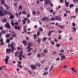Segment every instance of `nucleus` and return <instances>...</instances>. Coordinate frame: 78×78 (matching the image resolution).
Wrapping results in <instances>:
<instances>
[{
    "label": "nucleus",
    "mask_w": 78,
    "mask_h": 78,
    "mask_svg": "<svg viewBox=\"0 0 78 78\" xmlns=\"http://www.w3.org/2000/svg\"><path fill=\"white\" fill-rule=\"evenodd\" d=\"M22 14H25V15H27V12H26L25 11H23L22 12Z\"/></svg>",
    "instance_id": "nucleus-27"
},
{
    "label": "nucleus",
    "mask_w": 78,
    "mask_h": 78,
    "mask_svg": "<svg viewBox=\"0 0 78 78\" xmlns=\"http://www.w3.org/2000/svg\"><path fill=\"white\" fill-rule=\"evenodd\" d=\"M32 13L34 14H36V12H35V11L33 10L32 11Z\"/></svg>",
    "instance_id": "nucleus-49"
},
{
    "label": "nucleus",
    "mask_w": 78,
    "mask_h": 78,
    "mask_svg": "<svg viewBox=\"0 0 78 78\" xmlns=\"http://www.w3.org/2000/svg\"><path fill=\"white\" fill-rule=\"evenodd\" d=\"M0 41L1 42H3V39H1L0 40Z\"/></svg>",
    "instance_id": "nucleus-59"
},
{
    "label": "nucleus",
    "mask_w": 78,
    "mask_h": 78,
    "mask_svg": "<svg viewBox=\"0 0 78 78\" xmlns=\"http://www.w3.org/2000/svg\"><path fill=\"white\" fill-rule=\"evenodd\" d=\"M37 36H39L40 35V32H39V31L37 32Z\"/></svg>",
    "instance_id": "nucleus-42"
},
{
    "label": "nucleus",
    "mask_w": 78,
    "mask_h": 78,
    "mask_svg": "<svg viewBox=\"0 0 78 78\" xmlns=\"http://www.w3.org/2000/svg\"><path fill=\"white\" fill-rule=\"evenodd\" d=\"M4 16V14H3V12L0 10V16Z\"/></svg>",
    "instance_id": "nucleus-17"
},
{
    "label": "nucleus",
    "mask_w": 78,
    "mask_h": 78,
    "mask_svg": "<svg viewBox=\"0 0 78 78\" xmlns=\"http://www.w3.org/2000/svg\"><path fill=\"white\" fill-rule=\"evenodd\" d=\"M58 27H59V28H60L63 29V28H64L65 27V26H61V25H58Z\"/></svg>",
    "instance_id": "nucleus-15"
},
{
    "label": "nucleus",
    "mask_w": 78,
    "mask_h": 78,
    "mask_svg": "<svg viewBox=\"0 0 78 78\" xmlns=\"http://www.w3.org/2000/svg\"><path fill=\"white\" fill-rule=\"evenodd\" d=\"M51 2L50 0H45L44 3L45 5H47L49 3H50Z\"/></svg>",
    "instance_id": "nucleus-5"
},
{
    "label": "nucleus",
    "mask_w": 78,
    "mask_h": 78,
    "mask_svg": "<svg viewBox=\"0 0 78 78\" xmlns=\"http://www.w3.org/2000/svg\"><path fill=\"white\" fill-rule=\"evenodd\" d=\"M73 6V4H71L69 5V7L70 8H72Z\"/></svg>",
    "instance_id": "nucleus-43"
},
{
    "label": "nucleus",
    "mask_w": 78,
    "mask_h": 78,
    "mask_svg": "<svg viewBox=\"0 0 78 78\" xmlns=\"http://www.w3.org/2000/svg\"><path fill=\"white\" fill-rule=\"evenodd\" d=\"M65 6H66V7H68L69 6V3L67 2V1H66V0H65Z\"/></svg>",
    "instance_id": "nucleus-13"
},
{
    "label": "nucleus",
    "mask_w": 78,
    "mask_h": 78,
    "mask_svg": "<svg viewBox=\"0 0 78 78\" xmlns=\"http://www.w3.org/2000/svg\"><path fill=\"white\" fill-rule=\"evenodd\" d=\"M50 12L52 13L53 12V10L52 9L50 10Z\"/></svg>",
    "instance_id": "nucleus-64"
},
{
    "label": "nucleus",
    "mask_w": 78,
    "mask_h": 78,
    "mask_svg": "<svg viewBox=\"0 0 78 78\" xmlns=\"http://www.w3.org/2000/svg\"><path fill=\"white\" fill-rule=\"evenodd\" d=\"M55 20L61 22V21L62 20V18L59 16H56L55 17Z\"/></svg>",
    "instance_id": "nucleus-6"
},
{
    "label": "nucleus",
    "mask_w": 78,
    "mask_h": 78,
    "mask_svg": "<svg viewBox=\"0 0 78 78\" xmlns=\"http://www.w3.org/2000/svg\"><path fill=\"white\" fill-rule=\"evenodd\" d=\"M15 55L16 56H17V52H16L15 53Z\"/></svg>",
    "instance_id": "nucleus-55"
},
{
    "label": "nucleus",
    "mask_w": 78,
    "mask_h": 78,
    "mask_svg": "<svg viewBox=\"0 0 78 78\" xmlns=\"http://www.w3.org/2000/svg\"><path fill=\"white\" fill-rule=\"evenodd\" d=\"M51 44H52L53 45H55V42L53 41H51Z\"/></svg>",
    "instance_id": "nucleus-38"
},
{
    "label": "nucleus",
    "mask_w": 78,
    "mask_h": 78,
    "mask_svg": "<svg viewBox=\"0 0 78 78\" xmlns=\"http://www.w3.org/2000/svg\"><path fill=\"white\" fill-rule=\"evenodd\" d=\"M39 29L40 31H43V29L42 28V27H39Z\"/></svg>",
    "instance_id": "nucleus-34"
},
{
    "label": "nucleus",
    "mask_w": 78,
    "mask_h": 78,
    "mask_svg": "<svg viewBox=\"0 0 78 78\" xmlns=\"http://www.w3.org/2000/svg\"><path fill=\"white\" fill-rule=\"evenodd\" d=\"M35 65H36V66H38V67H40V66H41L40 64H39V63H36L35 64Z\"/></svg>",
    "instance_id": "nucleus-32"
},
{
    "label": "nucleus",
    "mask_w": 78,
    "mask_h": 78,
    "mask_svg": "<svg viewBox=\"0 0 78 78\" xmlns=\"http://www.w3.org/2000/svg\"><path fill=\"white\" fill-rule=\"evenodd\" d=\"M10 19H13V18H14V16L12 15H10Z\"/></svg>",
    "instance_id": "nucleus-33"
},
{
    "label": "nucleus",
    "mask_w": 78,
    "mask_h": 78,
    "mask_svg": "<svg viewBox=\"0 0 78 78\" xmlns=\"http://www.w3.org/2000/svg\"><path fill=\"white\" fill-rule=\"evenodd\" d=\"M6 33V31H5L3 30L1 32V33L2 34H3V33Z\"/></svg>",
    "instance_id": "nucleus-53"
},
{
    "label": "nucleus",
    "mask_w": 78,
    "mask_h": 78,
    "mask_svg": "<svg viewBox=\"0 0 78 78\" xmlns=\"http://www.w3.org/2000/svg\"><path fill=\"white\" fill-rule=\"evenodd\" d=\"M1 2V4H4V3H5V1L4 0H0Z\"/></svg>",
    "instance_id": "nucleus-22"
},
{
    "label": "nucleus",
    "mask_w": 78,
    "mask_h": 78,
    "mask_svg": "<svg viewBox=\"0 0 78 78\" xmlns=\"http://www.w3.org/2000/svg\"><path fill=\"white\" fill-rule=\"evenodd\" d=\"M44 53H47L48 52L47 50L46 49H44Z\"/></svg>",
    "instance_id": "nucleus-54"
},
{
    "label": "nucleus",
    "mask_w": 78,
    "mask_h": 78,
    "mask_svg": "<svg viewBox=\"0 0 78 78\" xmlns=\"http://www.w3.org/2000/svg\"><path fill=\"white\" fill-rule=\"evenodd\" d=\"M67 66L65 65L63 66V69L66 70H67Z\"/></svg>",
    "instance_id": "nucleus-20"
},
{
    "label": "nucleus",
    "mask_w": 78,
    "mask_h": 78,
    "mask_svg": "<svg viewBox=\"0 0 78 78\" xmlns=\"http://www.w3.org/2000/svg\"><path fill=\"white\" fill-rule=\"evenodd\" d=\"M11 34H8L6 35V37H10V35Z\"/></svg>",
    "instance_id": "nucleus-25"
},
{
    "label": "nucleus",
    "mask_w": 78,
    "mask_h": 78,
    "mask_svg": "<svg viewBox=\"0 0 78 78\" xmlns=\"http://www.w3.org/2000/svg\"><path fill=\"white\" fill-rule=\"evenodd\" d=\"M56 8H57L56 10H58V9H61V7L60 5H58V7H57Z\"/></svg>",
    "instance_id": "nucleus-28"
},
{
    "label": "nucleus",
    "mask_w": 78,
    "mask_h": 78,
    "mask_svg": "<svg viewBox=\"0 0 78 78\" xmlns=\"http://www.w3.org/2000/svg\"><path fill=\"white\" fill-rule=\"evenodd\" d=\"M7 14H8V15H10V16L12 15V13L10 12H7Z\"/></svg>",
    "instance_id": "nucleus-29"
},
{
    "label": "nucleus",
    "mask_w": 78,
    "mask_h": 78,
    "mask_svg": "<svg viewBox=\"0 0 78 78\" xmlns=\"http://www.w3.org/2000/svg\"><path fill=\"white\" fill-rule=\"evenodd\" d=\"M18 66L20 68H22V66L20 65L19 64L18 65Z\"/></svg>",
    "instance_id": "nucleus-45"
},
{
    "label": "nucleus",
    "mask_w": 78,
    "mask_h": 78,
    "mask_svg": "<svg viewBox=\"0 0 78 78\" xmlns=\"http://www.w3.org/2000/svg\"><path fill=\"white\" fill-rule=\"evenodd\" d=\"M53 65H52L51 66V67L50 69H49V73H51V70H52V69H53Z\"/></svg>",
    "instance_id": "nucleus-19"
},
{
    "label": "nucleus",
    "mask_w": 78,
    "mask_h": 78,
    "mask_svg": "<svg viewBox=\"0 0 78 78\" xmlns=\"http://www.w3.org/2000/svg\"><path fill=\"white\" fill-rule=\"evenodd\" d=\"M12 36L13 37H16V34L15 33H13V34L12 35Z\"/></svg>",
    "instance_id": "nucleus-23"
},
{
    "label": "nucleus",
    "mask_w": 78,
    "mask_h": 78,
    "mask_svg": "<svg viewBox=\"0 0 78 78\" xmlns=\"http://www.w3.org/2000/svg\"><path fill=\"white\" fill-rule=\"evenodd\" d=\"M9 58V56H7L6 57V58L5 59V64H7L8 63V60Z\"/></svg>",
    "instance_id": "nucleus-7"
},
{
    "label": "nucleus",
    "mask_w": 78,
    "mask_h": 78,
    "mask_svg": "<svg viewBox=\"0 0 78 78\" xmlns=\"http://www.w3.org/2000/svg\"><path fill=\"white\" fill-rule=\"evenodd\" d=\"M47 39V38L46 37H44L43 39V41H46Z\"/></svg>",
    "instance_id": "nucleus-35"
},
{
    "label": "nucleus",
    "mask_w": 78,
    "mask_h": 78,
    "mask_svg": "<svg viewBox=\"0 0 78 78\" xmlns=\"http://www.w3.org/2000/svg\"><path fill=\"white\" fill-rule=\"evenodd\" d=\"M29 48V49L28 51H31V50H33V49L32 48Z\"/></svg>",
    "instance_id": "nucleus-56"
},
{
    "label": "nucleus",
    "mask_w": 78,
    "mask_h": 78,
    "mask_svg": "<svg viewBox=\"0 0 78 78\" xmlns=\"http://www.w3.org/2000/svg\"><path fill=\"white\" fill-rule=\"evenodd\" d=\"M30 67L32 69H35L36 68V67L34 65H32L30 66Z\"/></svg>",
    "instance_id": "nucleus-14"
},
{
    "label": "nucleus",
    "mask_w": 78,
    "mask_h": 78,
    "mask_svg": "<svg viewBox=\"0 0 78 78\" xmlns=\"http://www.w3.org/2000/svg\"><path fill=\"white\" fill-rule=\"evenodd\" d=\"M18 64H21L22 63V62H18Z\"/></svg>",
    "instance_id": "nucleus-61"
},
{
    "label": "nucleus",
    "mask_w": 78,
    "mask_h": 78,
    "mask_svg": "<svg viewBox=\"0 0 78 78\" xmlns=\"http://www.w3.org/2000/svg\"><path fill=\"white\" fill-rule=\"evenodd\" d=\"M60 44H56V46H57V47H60Z\"/></svg>",
    "instance_id": "nucleus-44"
},
{
    "label": "nucleus",
    "mask_w": 78,
    "mask_h": 78,
    "mask_svg": "<svg viewBox=\"0 0 78 78\" xmlns=\"http://www.w3.org/2000/svg\"><path fill=\"white\" fill-rule=\"evenodd\" d=\"M33 36L34 37V39H35V38H37V35H36V34L34 35Z\"/></svg>",
    "instance_id": "nucleus-31"
},
{
    "label": "nucleus",
    "mask_w": 78,
    "mask_h": 78,
    "mask_svg": "<svg viewBox=\"0 0 78 78\" xmlns=\"http://www.w3.org/2000/svg\"><path fill=\"white\" fill-rule=\"evenodd\" d=\"M59 55L60 56H61L60 57L61 58V61L63 60V59H65V58H66V56H65V55H62V54L61 53H60Z\"/></svg>",
    "instance_id": "nucleus-4"
},
{
    "label": "nucleus",
    "mask_w": 78,
    "mask_h": 78,
    "mask_svg": "<svg viewBox=\"0 0 78 78\" xmlns=\"http://www.w3.org/2000/svg\"><path fill=\"white\" fill-rule=\"evenodd\" d=\"M6 42L7 43H9V42H10V40L7 39V40Z\"/></svg>",
    "instance_id": "nucleus-51"
},
{
    "label": "nucleus",
    "mask_w": 78,
    "mask_h": 78,
    "mask_svg": "<svg viewBox=\"0 0 78 78\" xmlns=\"http://www.w3.org/2000/svg\"><path fill=\"white\" fill-rule=\"evenodd\" d=\"M48 67L45 68L44 69V71H47V70H48Z\"/></svg>",
    "instance_id": "nucleus-47"
},
{
    "label": "nucleus",
    "mask_w": 78,
    "mask_h": 78,
    "mask_svg": "<svg viewBox=\"0 0 78 78\" xmlns=\"http://www.w3.org/2000/svg\"><path fill=\"white\" fill-rule=\"evenodd\" d=\"M78 8H76L75 9V12L76 13H78Z\"/></svg>",
    "instance_id": "nucleus-26"
},
{
    "label": "nucleus",
    "mask_w": 78,
    "mask_h": 78,
    "mask_svg": "<svg viewBox=\"0 0 78 78\" xmlns=\"http://www.w3.org/2000/svg\"><path fill=\"white\" fill-rule=\"evenodd\" d=\"M4 6H5V7H6L7 9H9V6H8L6 4L4 5Z\"/></svg>",
    "instance_id": "nucleus-21"
},
{
    "label": "nucleus",
    "mask_w": 78,
    "mask_h": 78,
    "mask_svg": "<svg viewBox=\"0 0 78 78\" xmlns=\"http://www.w3.org/2000/svg\"><path fill=\"white\" fill-rule=\"evenodd\" d=\"M14 28L15 29H16V30H19L20 29V26H15L14 27Z\"/></svg>",
    "instance_id": "nucleus-10"
},
{
    "label": "nucleus",
    "mask_w": 78,
    "mask_h": 78,
    "mask_svg": "<svg viewBox=\"0 0 78 78\" xmlns=\"http://www.w3.org/2000/svg\"><path fill=\"white\" fill-rule=\"evenodd\" d=\"M47 74H48V72H45L43 74V75H44V76H45V75H47Z\"/></svg>",
    "instance_id": "nucleus-24"
},
{
    "label": "nucleus",
    "mask_w": 78,
    "mask_h": 78,
    "mask_svg": "<svg viewBox=\"0 0 78 78\" xmlns=\"http://www.w3.org/2000/svg\"><path fill=\"white\" fill-rule=\"evenodd\" d=\"M67 14L66 13L64 14V17H67Z\"/></svg>",
    "instance_id": "nucleus-60"
},
{
    "label": "nucleus",
    "mask_w": 78,
    "mask_h": 78,
    "mask_svg": "<svg viewBox=\"0 0 78 78\" xmlns=\"http://www.w3.org/2000/svg\"><path fill=\"white\" fill-rule=\"evenodd\" d=\"M11 24L12 25V26H14V22L13 21H12L11 22Z\"/></svg>",
    "instance_id": "nucleus-30"
},
{
    "label": "nucleus",
    "mask_w": 78,
    "mask_h": 78,
    "mask_svg": "<svg viewBox=\"0 0 78 78\" xmlns=\"http://www.w3.org/2000/svg\"><path fill=\"white\" fill-rule=\"evenodd\" d=\"M61 37H62L61 35H59L58 38V40H61Z\"/></svg>",
    "instance_id": "nucleus-39"
},
{
    "label": "nucleus",
    "mask_w": 78,
    "mask_h": 78,
    "mask_svg": "<svg viewBox=\"0 0 78 78\" xmlns=\"http://www.w3.org/2000/svg\"><path fill=\"white\" fill-rule=\"evenodd\" d=\"M36 42H38V44H41V38H38L37 40H35Z\"/></svg>",
    "instance_id": "nucleus-11"
},
{
    "label": "nucleus",
    "mask_w": 78,
    "mask_h": 78,
    "mask_svg": "<svg viewBox=\"0 0 78 78\" xmlns=\"http://www.w3.org/2000/svg\"><path fill=\"white\" fill-rule=\"evenodd\" d=\"M59 59H60V58H56V61H59Z\"/></svg>",
    "instance_id": "nucleus-50"
},
{
    "label": "nucleus",
    "mask_w": 78,
    "mask_h": 78,
    "mask_svg": "<svg viewBox=\"0 0 78 78\" xmlns=\"http://www.w3.org/2000/svg\"><path fill=\"white\" fill-rule=\"evenodd\" d=\"M23 42L25 45H27V41L24 40L23 41Z\"/></svg>",
    "instance_id": "nucleus-18"
},
{
    "label": "nucleus",
    "mask_w": 78,
    "mask_h": 78,
    "mask_svg": "<svg viewBox=\"0 0 78 78\" xmlns=\"http://www.w3.org/2000/svg\"><path fill=\"white\" fill-rule=\"evenodd\" d=\"M13 5L14 6H17V3H15L13 4Z\"/></svg>",
    "instance_id": "nucleus-58"
},
{
    "label": "nucleus",
    "mask_w": 78,
    "mask_h": 78,
    "mask_svg": "<svg viewBox=\"0 0 78 78\" xmlns=\"http://www.w3.org/2000/svg\"><path fill=\"white\" fill-rule=\"evenodd\" d=\"M23 52L22 51H21L19 53V55L18 56V57L19 58L20 60H22V57H23V58H25V57L22 55H23Z\"/></svg>",
    "instance_id": "nucleus-2"
},
{
    "label": "nucleus",
    "mask_w": 78,
    "mask_h": 78,
    "mask_svg": "<svg viewBox=\"0 0 78 78\" xmlns=\"http://www.w3.org/2000/svg\"><path fill=\"white\" fill-rule=\"evenodd\" d=\"M41 20L44 22H48V20H50V19L47 17H44L41 19Z\"/></svg>",
    "instance_id": "nucleus-3"
},
{
    "label": "nucleus",
    "mask_w": 78,
    "mask_h": 78,
    "mask_svg": "<svg viewBox=\"0 0 78 78\" xmlns=\"http://www.w3.org/2000/svg\"><path fill=\"white\" fill-rule=\"evenodd\" d=\"M54 31H55V30H53L52 31H49V33L48 34V36H50V34H51V33H53V32H54Z\"/></svg>",
    "instance_id": "nucleus-16"
},
{
    "label": "nucleus",
    "mask_w": 78,
    "mask_h": 78,
    "mask_svg": "<svg viewBox=\"0 0 78 78\" xmlns=\"http://www.w3.org/2000/svg\"><path fill=\"white\" fill-rule=\"evenodd\" d=\"M22 22L23 24H25L26 23V21L25 20H22Z\"/></svg>",
    "instance_id": "nucleus-41"
},
{
    "label": "nucleus",
    "mask_w": 78,
    "mask_h": 78,
    "mask_svg": "<svg viewBox=\"0 0 78 78\" xmlns=\"http://www.w3.org/2000/svg\"><path fill=\"white\" fill-rule=\"evenodd\" d=\"M22 9V6L20 5L19 7V9Z\"/></svg>",
    "instance_id": "nucleus-37"
},
{
    "label": "nucleus",
    "mask_w": 78,
    "mask_h": 78,
    "mask_svg": "<svg viewBox=\"0 0 78 78\" xmlns=\"http://www.w3.org/2000/svg\"><path fill=\"white\" fill-rule=\"evenodd\" d=\"M5 27H6V28H11V26H10L9 23H7L5 25Z\"/></svg>",
    "instance_id": "nucleus-9"
},
{
    "label": "nucleus",
    "mask_w": 78,
    "mask_h": 78,
    "mask_svg": "<svg viewBox=\"0 0 78 78\" xmlns=\"http://www.w3.org/2000/svg\"><path fill=\"white\" fill-rule=\"evenodd\" d=\"M73 32H76V28L75 27H73Z\"/></svg>",
    "instance_id": "nucleus-36"
},
{
    "label": "nucleus",
    "mask_w": 78,
    "mask_h": 78,
    "mask_svg": "<svg viewBox=\"0 0 78 78\" xmlns=\"http://www.w3.org/2000/svg\"><path fill=\"white\" fill-rule=\"evenodd\" d=\"M16 16L17 17H19V13H15Z\"/></svg>",
    "instance_id": "nucleus-48"
},
{
    "label": "nucleus",
    "mask_w": 78,
    "mask_h": 78,
    "mask_svg": "<svg viewBox=\"0 0 78 78\" xmlns=\"http://www.w3.org/2000/svg\"><path fill=\"white\" fill-rule=\"evenodd\" d=\"M54 41L55 42L57 43L58 42V41H57V39H55L54 40Z\"/></svg>",
    "instance_id": "nucleus-63"
},
{
    "label": "nucleus",
    "mask_w": 78,
    "mask_h": 78,
    "mask_svg": "<svg viewBox=\"0 0 78 78\" xmlns=\"http://www.w3.org/2000/svg\"><path fill=\"white\" fill-rule=\"evenodd\" d=\"M28 47L26 48L27 49H28V48H30V47H31V46H32V45H33V44H32V43H31V42L29 43L28 44Z\"/></svg>",
    "instance_id": "nucleus-8"
},
{
    "label": "nucleus",
    "mask_w": 78,
    "mask_h": 78,
    "mask_svg": "<svg viewBox=\"0 0 78 78\" xmlns=\"http://www.w3.org/2000/svg\"><path fill=\"white\" fill-rule=\"evenodd\" d=\"M14 43L13 42H12L11 44H10L8 45L9 47H10L12 49L11 50L10 49H6V51L7 53L9 54H10V51H11L12 53H14V50H16V49L14 47Z\"/></svg>",
    "instance_id": "nucleus-1"
},
{
    "label": "nucleus",
    "mask_w": 78,
    "mask_h": 78,
    "mask_svg": "<svg viewBox=\"0 0 78 78\" xmlns=\"http://www.w3.org/2000/svg\"><path fill=\"white\" fill-rule=\"evenodd\" d=\"M71 70L73 71V73H76L77 72V71H76V70H75V69L73 67L72 68Z\"/></svg>",
    "instance_id": "nucleus-12"
},
{
    "label": "nucleus",
    "mask_w": 78,
    "mask_h": 78,
    "mask_svg": "<svg viewBox=\"0 0 78 78\" xmlns=\"http://www.w3.org/2000/svg\"><path fill=\"white\" fill-rule=\"evenodd\" d=\"M2 21L3 23L6 22V19H3L2 20Z\"/></svg>",
    "instance_id": "nucleus-40"
},
{
    "label": "nucleus",
    "mask_w": 78,
    "mask_h": 78,
    "mask_svg": "<svg viewBox=\"0 0 78 78\" xmlns=\"http://www.w3.org/2000/svg\"><path fill=\"white\" fill-rule=\"evenodd\" d=\"M9 32H10V33H14L15 32H13L12 31H9Z\"/></svg>",
    "instance_id": "nucleus-62"
},
{
    "label": "nucleus",
    "mask_w": 78,
    "mask_h": 78,
    "mask_svg": "<svg viewBox=\"0 0 78 78\" xmlns=\"http://www.w3.org/2000/svg\"><path fill=\"white\" fill-rule=\"evenodd\" d=\"M7 11L5 10L4 12V13H3V14H4V15H5V14H7Z\"/></svg>",
    "instance_id": "nucleus-46"
},
{
    "label": "nucleus",
    "mask_w": 78,
    "mask_h": 78,
    "mask_svg": "<svg viewBox=\"0 0 78 78\" xmlns=\"http://www.w3.org/2000/svg\"><path fill=\"white\" fill-rule=\"evenodd\" d=\"M5 45V43L2 42L1 44H0V45Z\"/></svg>",
    "instance_id": "nucleus-52"
},
{
    "label": "nucleus",
    "mask_w": 78,
    "mask_h": 78,
    "mask_svg": "<svg viewBox=\"0 0 78 78\" xmlns=\"http://www.w3.org/2000/svg\"><path fill=\"white\" fill-rule=\"evenodd\" d=\"M73 26V27H75L76 25V24H75V23H72Z\"/></svg>",
    "instance_id": "nucleus-57"
}]
</instances>
